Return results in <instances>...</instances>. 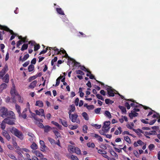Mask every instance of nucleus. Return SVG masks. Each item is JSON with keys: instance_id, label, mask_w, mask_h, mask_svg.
<instances>
[{"instance_id": "f257e3e1", "label": "nucleus", "mask_w": 160, "mask_h": 160, "mask_svg": "<svg viewBox=\"0 0 160 160\" xmlns=\"http://www.w3.org/2000/svg\"><path fill=\"white\" fill-rule=\"evenodd\" d=\"M0 115L3 118H15V115L13 112L12 111H8V109L4 107H1L0 109Z\"/></svg>"}, {"instance_id": "f03ea898", "label": "nucleus", "mask_w": 160, "mask_h": 160, "mask_svg": "<svg viewBox=\"0 0 160 160\" xmlns=\"http://www.w3.org/2000/svg\"><path fill=\"white\" fill-rule=\"evenodd\" d=\"M9 129L10 132L15 136L21 140H22L23 139V135L21 131L14 127H12Z\"/></svg>"}, {"instance_id": "7ed1b4c3", "label": "nucleus", "mask_w": 160, "mask_h": 160, "mask_svg": "<svg viewBox=\"0 0 160 160\" xmlns=\"http://www.w3.org/2000/svg\"><path fill=\"white\" fill-rule=\"evenodd\" d=\"M68 150L72 152H75L78 155L81 154V151L80 149L74 146L69 145L68 146Z\"/></svg>"}, {"instance_id": "20e7f679", "label": "nucleus", "mask_w": 160, "mask_h": 160, "mask_svg": "<svg viewBox=\"0 0 160 160\" xmlns=\"http://www.w3.org/2000/svg\"><path fill=\"white\" fill-rule=\"evenodd\" d=\"M78 115L77 113L71 114L70 116L69 115V118L71 119L72 122H76L77 123H79L80 122V121L79 119L78 118Z\"/></svg>"}, {"instance_id": "39448f33", "label": "nucleus", "mask_w": 160, "mask_h": 160, "mask_svg": "<svg viewBox=\"0 0 160 160\" xmlns=\"http://www.w3.org/2000/svg\"><path fill=\"white\" fill-rule=\"evenodd\" d=\"M15 119L10 118H6L4 119V121L9 125H13L15 124Z\"/></svg>"}, {"instance_id": "423d86ee", "label": "nucleus", "mask_w": 160, "mask_h": 160, "mask_svg": "<svg viewBox=\"0 0 160 160\" xmlns=\"http://www.w3.org/2000/svg\"><path fill=\"white\" fill-rule=\"evenodd\" d=\"M110 124V122L109 121H105L104 123V125L102 128L103 130H104V131L107 132L110 129V128L108 127Z\"/></svg>"}, {"instance_id": "0eeeda50", "label": "nucleus", "mask_w": 160, "mask_h": 160, "mask_svg": "<svg viewBox=\"0 0 160 160\" xmlns=\"http://www.w3.org/2000/svg\"><path fill=\"white\" fill-rule=\"evenodd\" d=\"M39 143L40 145V150L44 152L48 148L45 145L44 142L42 140H40Z\"/></svg>"}, {"instance_id": "6e6552de", "label": "nucleus", "mask_w": 160, "mask_h": 160, "mask_svg": "<svg viewBox=\"0 0 160 160\" xmlns=\"http://www.w3.org/2000/svg\"><path fill=\"white\" fill-rule=\"evenodd\" d=\"M108 91V94L109 97H114L115 94L113 92V91L112 89L110 87L108 86V88L107 89Z\"/></svg>"}, {"instance_id": "1a4fd4ad", "label": "nucleus", "mask_w": 160, "mask_h": 160, "mask_svg": "<svg viewBox=\"0 0 160 160\" xmlns=\"http://www.w3.org/2000/svg\"><path fill=\"white\" fill-rule=\"evenodd\" d=\"M2 134L3 136H4L8 141H9L10 140L11 138V137L7 131L5 130H3Z\"/></svg>"}, {"instance_id": "9d476101", "label": "nucleus", "mask_w": 160, "mask_h": 160, "mask_svg": "<svg viewBox=\"0 0 160 160\" xmlns=\"http://www.w3.org/2000/svg\"><path fill=\"white\" fill-rule=\"evenodd\" d=\"M35 112L36 114L37 115L41 116H44V110L42 109H40L39 110H36ZM45 117V116H44Z\"/></svg>"}, {"instance_id": "9b49d317", "label": "nucleus", "mask_w": 160, "mask_h": 160, "mask_svg": "<svg viewBox=\"0 0 160 160\" xmlns=\"http://www.w3.org/2000/svg\"><path fill=\"white\" fill-rule=\"evenodd\" d=\"M70 109L69 110L68 112V114L69 115H71V113L72 112H74L75 109V107L74 105L72 104L70 106Z\"/></svg>"}, {"instance_id": "f8f14e48", "label": "nucleus", "mask_w": 160, "mask_h": 160, "mask_svg": "<svg viewBox=\"0 0 160 160\" xmlns=\"http://www.w3.org/2000/svg\"><path fill=\"white\" fill-rule=\"evenodd\" d=\"M28 135L31 138H29V141L31 142H32L34 139H35V137L34 135L32 133L29 132L28 133Z\"/></svg>"}, {"instance_id": "ddd939ff", "label": "nucleus", "mask_w": 160, "mask_h": 160, "mask_svg": "<svg viewBox=\"0 0 160 160\" xmlns=\"http://www.w3.org/2000/svg\"><path fill=\"white\" fill-rule=\"evenodd\" d=\"M157 134V133L155 131H150L149 132H145V135H156Z\"/></svg>"}, {"instance_id": "4468645a", "label": "nucleus", "mask_w": 160, "mask_h": 160, "mask_svg": "<svg viewBox=\"0 0 160 160\" xmlns=\"http://www.w3.org/2000/svg\"><path fill=\"white\" fill-rule=\"evenodd\" d=\"M28 110L26 108H25L23 110L22 113H21V115L20 117H21L24 119H25L27 117L26 112Z\"/></svg>"}, {"instance_id": "2eb2a0df", "label": "nucleus", "mask_w": 160, "mask_h": 160, "mask_svg": "<svg viewBox=\"0 0 160 160\" xmlns=\"http://www.w3.org/2000/svg\"><path fill=\"white\" fill-rule=\"evenodd\" d=\"M35 105L39 107H42L43 106V104L42 101L38 100L36 101Z\"/></svg>"}, {"instance_id": "dca6fc26", "label": "nucleus", "mask_w": 160, "mask_h": 160, "mask_svg": "<svg viewBox=\"0 0 160 160\" xmlns=\"http://www.w3.org/2000/svg\"><path fill=\"white\" fill-rule=\"evenodd\" d=\"M37 83V81L36 80H34L30 83L29 86V87L30 88H34Z\"/></svg>"}, {"instance_id": "f3484780", "label": "nucleus", "mask_w": 160, "mask_h": 160, "mask_svg": "<svg viewBox=\"0 0 160 160\" xmlns=\"http://www.w3.org/2000/svg\"><path fill=\"white\" fill-rule=\"evenodd\" d=\"M59 121L60 122H61L63 126L65 127H68V122L64 120H62V119H59Z\"/></svg>"}, {"instance_id": "a211bd4d", "label": "nucleus", "mask_w": 160, "mask_h": 160, "mask_svg": "<svg viewBox=\"0 0 160 160\" xmlns=\"http://www.w3.org/2000/svg\"><path fill=\"white\" fill-rule=\"evenodd\" d=\"M6 83H8L9 80V76L8 74H6L4 77L2 78Z\"/></svg>"}, {"instance_id": "6ab92c4d", "label": "nucleus", "mask_w": 160, "mask_h": 160, "mask_svg": "<svg viewBox=\"0 0 160 160\" xmlns=\"http://www.w3.org/2000/svg\"><path fill=\"white\" fill-rule=\"evenodd\" d=\"M36 156L40 158L41 159L43 158V155L40 152L38 151H36L35 152Z\"/></svg>"}, {"instance_id": "aec40b11", "label": "nucleus", "mask_w": 160, "mask_h": 160, "mask_svg": "<svg viewBox=\"0 0 160 160\" xmlns=\"http://www.w3.org/2000/svg\"><path fill=\"white\" fill-rule=\"evenodd\" d=\"M47 49H48V48H49L50 51L51 50H53L54 51H58V52L57 53V54H60V53L59 51V50L56 47H47Z\"/></svg>"}, {"instance_id": "412c9836", "label": "nucleus", "mask_w": 160, "mask_h": 160, "mask_svg": "<svg viewBox=\"0 0 160 160\" xmlns=\"http://www.w3.org/2000/svg\"><path fill=\"white\" fill-rule=\"evenodd\" d=\"M138 115V113L136 112L134 113H130L129 114V116L131 119H132L133 117L137 116Z\"/></svg>"}, {"instance_id": "4be33fe9", "label": "nucleus", "mask_w": 160, "mask_h": 160, "mask_svg": "<svg viewBox=\"0 0 160 160\" xmlns=\"http://www.w3.org/2000/svg\"><path fill=\"white\" fill-rule=\"evenodd\" d=\"M15 107L17 111L19 114V116H20L21 115V107L19 105L17 104H16Z\"/></svg>"}, {"instance_id": "5701e85b", "label": "nucleus", "mask_w": 160, "mask_h": 160, "mask_svg": "<svg viewBox=\"0 0 160 160\" xmlns=\"http://www.w3.org/2000/svg\"><path fill=\"white\" fill-rule=\"evenodd\" d=\"M7 86V85L6 83H3L2 84L0 85V92H1L3 89H5Z\"/></svg>"}, {"instance_id": "b1692460", "label": "nucleus", "mask_w": 160, "mask_h": 160, "mask_svg": "<svg viewBox=\"0 0 160 160\" xmlns=\"http://www.w3.org/2000/svg\"><path fill=\"white\" fill-rule=\"evenodd\" d=\"M56 11L57 12L62 15H64L65 14L64 12L62 10V8H57L56 9Z\"/></svg>"}, {"instance_id": "393cba45", "label": "nucleus", "mask_w": 160, "mask_h": 160, "mask_svg": "<svg viewBox=\"0 0 160 160\" xmlns=\"http://www.w3.org/2000/svg\"><path fill=\"white\" fill-rule=\"evenodd\" d=\"M43 128L44 129V132H48L50 130L51 128L50 126L47 125L45 126Z\"/></svg>"}, {"instance_id": "a878e982", "label": "nucleus", "mask_w": 160, "mask_h": 160, "mask_svg": "<svg viewBox=\"0 0 160 160\" xmlns=\"http://www.w3.org/2000/svg\"><path fill=\"white\" fill-rule=\"evenodd\" d=\"M118 108L121 110L122 113H126V108L124 107L119 105Z\"/></svg>"}, {"instance_id": "bb28decb", "label": "nucleus", "mask_w": 160, "mask_h": 160, "mask_svg": "<svg viewBox=\"0 0 160 160\" xmlns=\"http://www.w3.org/2000/svg\"><path fill=\"white\" fill-rule=\"evenodd\" d=\"M51 123L57 126L59 129H61L62 126L60 125L58 122L54 121H52L51 122Z\"/></svg>"}, {"instance_id": "cd10ccee", "label": "nucleus", "mask_w": 160, "mask_h": 160, "mask_svg": "<svg viewBox=\"0 0 160 160\" xmlns=\"http://www.w3.org/2000/svg\"><path fill=\"white\" fill-rule=\"evenodd\" d=\"M34 66L32 64H31L29 65L28 67V70L29 72H31L32 71L34 70Z\"/></svg>"}, {"instance_id": "c85d7f7f", "label": "nucleus", "mask_w": 160, "mask_h": 160, "mask_svg": "<svg viewBox=\"0 0 160 160\" xmlns=\"http://www.w3.org/2000/svg\"><path fill=\"white\" fill-rule=\"evenodd\" d=\"M12 144L16 149L17 150H20V148L18 146L17 142L15 141L13 142Z\"/></svg>"}, {"instance_id": "c756f323", "label": "nucleus", "mask_w": 160, "mask_h": 160, "mask_svg": "<svg viewBox=\"0 0 160 160\" xmlns=\"http://www.w3.org/2000/svg\"><path fill=\"white\" fill-rule=\"evenodd\" d=\"M28 47V44H23L21 48V50L22 51H24L25 50H26Z\"/></svg>"}, {"instance_id": "7c9ffc66", "label": "nucleus", "mask_w": 160, "mask_h": 160, "mask_svg": "<svg viewBox=\"0 0 160 160\" xmlns=\"http://www.w3.org/2000/svg\"><path fill=\"white\" fill-rule=\"evenodd\" d=\"M135 102L136 103H131L130 106L132 107L137 108L139 107L140 105H141V104H138V103H137L136 102Z\"/></svg>"}, {"instance_id": "2f4dec72", "label": "nucleus", "mask_w": 160, "mask_h": 160, "mask_svg": "<svg viewBox=\"0 0 160 160\" xmlns=\"http://www.w3.org/2000/svg\"><path fill=\"white\" fill-rule=\"evenodd\" d=\"M105 115L108 117L109 118H112V116L110 112L108 111H105Z\"/></svg>"}, {"instance_id": "473e14b6", "label": "nucleus", "mask_w": 160, "mask_h": 160, "mask_svg": "<svg viewBox=\"0 0 160 160\" xmlns=\"http://www.w3.org/2000/svg\"><path fill=\"white\" fill-rule=\"evenodd\" d=\"M31 148L33 149H36L38 148V146L35 142H33L31 146Z\"/></svg>"}, {"instance_id": "72a5a7b5", "label": "nucleus", "mask_w": 160, "mask_h": 160, "mask_svg": "<svg viewBox=\"0 0 160 160\" xmlns=\"http://www.w3.org/2000/svg\"><path fill=\"white\" fill-rule=\"evenodd\" d=\"M80 69L82 70L84 72H87L91 73V72L88 69L86 68L84 66H81L80 68Z\"/></svg>"}, {"instance_id": "f704fd0d", "label": "nucleus", "mask_w": 160, "mask_h": 160, "mask_svg": "<svg viewBox=\"0 0 160 160\" xmlns=\"http://www.w3.org/2000/svg\"><path fill=\"white\" fill-rule=\"evenodd\" d=\"M8 156L10 158L14 160H17V159L13 154H8Z\"/></svg>"}, {"instance_id": "c9c22d12", "label": "nucleus", "mask_w": 160, "mask_h": 160, "mask_svg": "<svg viewBox=\"0 0 160 160\" xmlns=\"http://www.w3.org/2000/svg\"><path fill=\"white\" fill-rule=\"evenodd\" d=\"M5 123L6 122H5V121H4V120L2 122L1 124V129L3 130H5L4 129L5 128L6 126H5Z\"/></svg>"}, {"instance_id": "e433bc0d", "label": "nucleus", "mask_w": 160, "mask_h": 160, "mask_svg": "<svg viewBox=\"0 0 160 160\" xmlns=\"http://www.w3.org/2000/svg\"><path fill=\"white\" fill-rule=\"evenodd\" d=\"M53 132L55 134V135L57 137V138H58V137H61L60 134L57 131L54 130L53 131Z\"/></svg>"}, {"instance_id": "4c0bfd02", "label": "nucleus", "mask_w": 160, "mask_h": 160, "mask_svg": "<svg viewBox=\"0 0 160 160\" xmlns=\"http://www.w3.org/2000/svg\"><path fill=\"white\" fill-rule=\"evenodd\" d=\"M124 139L128 143H131V141L130 138L128 136H126L124 137Z\"/></svg>"}, {"instance_id": "58836bf2", "label": "nucleus", "mask_w": 160, "mask_h": 160, "mask_svg": "<svg viewBox=\"0 0 160 160\" xmlns=\"http://www.w3.org/2000/svg\"><path fill=\"white\" fill-rule=\"evenodd\" d=\"M68 128L71 130H74L78 128L77 125H70L68 126Z\"/></svg>"}, {"instance_id": "ea45409f", "label": "nucleus", "mask_w": 160, "mask_h": 160, "mask_svg": "<svg viewBox=\"0 0 160 160\" xmlns=\"http://www.w3.org/2000/svg\"><path fill=\"white\" fill-rule=\"evenodd\" d=\"M82 116L85 119L88 120V114L86 112H84L82 114Z\"/></svg>"}, {"instance_id": "a19ab883", "label": "nucleus", "mask_w": 160, "mask_h": 160, "mask_svg": "<svg viewBox=\"0 0 160 160\" xmlns=\"http://www.w3.org/2000/svg\"><path fill=\"white\" fill-rule=\"evenodd\" d=\"M105 102L106 104H112L114 102L112 100H110L109 99H106L105 100Z\"/></svg>"}, {"instance_id": "79ce46f5", "label": "nucleus", "mask_w": 160, "mask_h": 160, "mask_svg": "<svg viewBox=\"0 0 160 160\" xmlns=\"http://www.w3.org/2000/svg\"><path fill=\"white\" fill-rule=\"evenodd\" d=\"M1 28V29L4 30L5 31L8 32L9 30V28L5 26H2L0 27Z\"/></svg>"}, {"instance_id": "37998d69", "label": "nucleus", "mask_w": 160, "mask_h": 160, "mask_svg": "<svg viewBox=\"0 0 160 160\" xmlns=\"http://www.w3.org/2000/svg\"><path fill=\"white\" fill-rule=\"evenodd\" d=\"M110 152L111 154L115 157H118V155L112 149L110 151Z\"/></svg>"}, {"instance_id": "c03bdc74", "label": "nucleus", "mask_w": 160, "mask_h": 160, "mask_svg": "<svg viewBox=\"0 0 160 160\" xmlns=\"http://www.w3.org/2000/svg\"><path fill=\"white\" fill-rule=\"evenodd\" d=\"M74 60L72 58H69L68 59V64H72L73 63Z\"/></svg>"}, {"instance_id": "a18cd8bd", "label": "nucleus", "mask_w": 160, "mask_h": 160, "mask_svg": "<svg viewBox=\"0 0 160 160\" xmlns=\"http://www.w3.org/2000/svg\"><path fill=\"white\" fill-rule=\"evenodd\" d=\"M48 140H49V141L52 144H53L55 143V140L51 138L50 137H48Z\"/></svg>"}, {"instance_id": "49530a36", "label": "nucleus", "mask_w": 160, "mask_h": 160, "mask_svg": "<svg viewBox=\"0 0 160 160\" xmlns=\"http://www.w3.org/2000/svg\"><path fill=\"white\" fill-rule=\"evenodd\" d=\"M40 46L39 44L35 45L34 47V51H36L40 48Z\"/></svg>"}, {"instance_id": "de8ad7c7", "label": "nucleus", "mask_w": 160, "mask_h": 160, "mask_svg": "<svg viewBox=\"0 0 160 160\" xmlns=\"http://www.w3.org/2000/svg\"><path fill=\"white\" fill-rule=\"evenodd\" d=\"M96 96L97 97V98L99 99H100L104 101V98H103L102 96H101V95H100L99 94H97L96 95Z\"/></svg>"}, {"instance_id": "09e8293b", "label": "nucleus", "mask_w": 160, "mask_h": 160, "mask_svg": "<svg viewBox=\"0 0 160 160\" xmlns=\"http://www.w3.org/2000/svg\"><path fill=\"white\" fill-rule=\"evenodd\" d=\"M6 73V72L2 70L0 71V78H2Z\"/></svg>"}, {"instance_id": "8fccbe9b", "label": "nucleus", "mask_w": 160, "mask_h": 160, "mask_svg": "<svg viewBox=\"0 0 160 160\" xmlns=\"http://www.w3.org/2000/svg\"><path fill=\"white\" fill-rule=\"evenodd\" d=\"M37 76L35 75L30 77L28 78V81L29 82H31L32 80L36 79L37 78Z\"/></svg>"}, {"instance_id": "3c124183", "label": "nucleus", "mask_w": 160, "mask_h": 160, "mask_svg": "<svg viewBox=\"0 0 160 160\" xmlns=\"http://www.w3.org/2000/svg\"><path fill=\"white\" fill-rule=\"evenodd\" d=\"M87 145L89 148L91 147L92 148H93L95 147V145L94 143L93 142L91 143H88L87 144Z\"/></svg>"}, {"instance_id": "603ef678", "label": "nucleus", "mask_w": 160, "mask_h": 160, "mask_svg": "<svg viewBox=\"0 0 160 160\" xmlns=\"http://www.w3.org/2000/svg\"><path fill=\"white\" fill-rule=\"evenodd\" d=\"M88 129V127L86 125H84L83 126V132L84 133H87V130Z\"/></svg>"}, {"instance_id": "864d4df0", "label": "nucleus", "mask_w": 160, "mask_h": 160, "mask_svg": "<svg viewBox=\"0 0 160 160\" xmlns=\"http://www.w3.org/2000/svg\"><path fill=\"white\" fill-rule=\"evenodd\" d=\"M98 152L99 153H101L103 154H107V152L106 151L102 149H99L98 150Z\"/></svg>"}, {"instance_id": "5fc2aeb1", "label": "nucleus", "mask_w": 160, "mask_h": 160, "mask_svg": "<svg viewBox=\"0 0 160 160\" xmlns=\"http://www.w3.org/2000/svg\"><path fill=\"white\" fill-rule=\"evenodd\" d=\"M155 147L153 144H151L148 146V148L150 151H152Z\"/></svg>"}, {"instance_id": "6e6d98bb", "label": "nucleus", "mask_w": 160, "mask_h": 160, "mask_svg": "<svg viewBox=\"0 0 160 160\" xmlns=\"http://www.w3.org/2000/svg\"><path fill=\"white\" fill-rule=\"evenodd\" d=\"M76 73L78 74H80L81 75H84V73L80 70H76Z\"/></svg>"}, {"instance_id": "4d7b16f0", "label": "nucleus", "mask_w": 160, "mask_h": 160, "mask_svg": "<svg viewBox=\"0 0 160 160\" xmlns=\"http://www.w3.org/2000/svg\"><path fill=\"white\" fill-rule=\"evenodd\" d=\"M71 159L72 160H78V158L75 155H72L71 156Z\"/></svg>"}, {"instance_id": "13d9d810", "label": "nucleus", "mask_w": 160, "mask_h": 160, "mask_svg": "<svg viewBox=\"0 0 160 160\" xmlns=\"http://www.w3.org/2000/svg\"><path fill=\"white\" fill-rule=\"evenodd\" d=\"M29 55L28 54H27L25 55L22 58V60L23 61H24L26 60L27 59H28L29 57Z\"/></svg>"}, {"instance_id": "bf43d9fd", "label": "nucleus", "mask_w": 160, "mask_h": 160, "mask_svg": "<svg viewBox=\"0 0 160 160\" xmlns=\"http://www.w3.org/2000/svg\"><path fill=\"white\" fill-rule=\"evenodd\" d=\"M8 66L7 64L5 65L3 68L2 69L6 72L8 70Z\"/></svg>"}, {"instance_id": "052dcab7", "label": "nucleus", "mask_w": 160, "mask_h": 160, "mask_svg": "<svg viewBox=\"0 0 160 160\" xmlns=\"http://www.w3.org/2000/svg\"><path fill=\"white\" fill-rule=\"evenodd\" d=\"M157 115L153 114L152 116V117L153 118H160V115H159V114L157 113Z\"/></svg>"}, {"instance_id": "680f3d73", "label": "nucleus", "mask_w": 160, "mask_h": 160, "mask_svg": "<svg viewBox=\"0 0 160 160\" xmlns=\"http://www.w3.org/2000/svg\"><path fill=\"white\" fill-rule=\"evenodd\" d=\"M94 108V106L92 105H89V106H88V107H87V109L89 110L93 109Z\"/></svg>"}, {"instance_id": "e2e57ef3", "label": "nucleus", "mask_w": 160, "mask_h": 160, "mask_svg": "<svg viewBox=\"0 0 160 160\" xmlns=\"http://www.w3.org/2000/svg\"><path fill=\"white\" fill-rule=\"evenodd\" d=\"M101 108H97V109H95L94 112L95 113L97 114H99L101 111Z\"/></svg>"}, {"instance_id": "0e129e2a", "label": "nucleus", "mask_w": 160, "mask_h": 160, "mask_svg": "<svg viewBox=\"0 0 160 160\" xmlns=\"http://www.w3.org/2000/svg\"><path fill=\"white\" fill-rule=\"evenodd\" d=\"M28 44H30L32 46L35 45V44H36L35 42L33 41H31L28 42Z\"/></svg>"}, {"instance_id": "69168bd1", "label": "nucleus", "mask_w": 160, "mask_h": 160, "mask_svg": "<svg viewBox=\"0 0 160 160\" xmlns=\"http://www.w3.org/2000/svg\"><path fill=\"white\" fill-rule=\"evenodd\" d=\"M125 106L127 107L128 109L129 110L130 109V105L128 102H127L125 103Z\"/></svg>"}, {"instance_id": "338daca9", "label": "nucleus", "mask_w": 160, "mask_h": 160, "mask_svg": "<svg viewBox=\"0 0 160 160\" xmlns=\"http://www.w3.org/2000/svg\"><path fill=\"white\" fill-rule=\"evenodd\" d=\"M137 142L138 144H139L140 146L142 145L143 144H144V142L140 140H138L137 141Z\"/></svg>"}, {"instance_id": "774afa93", "label": "nucleus", "mask_w": 160, "mask_h": 160, "mask_svg": "<svg viewBox=\"0 0 160 160\" xmlns=\"http://www.w3.org/2000/svg\"><path fill=\"white\" fill-rule=\"evenodd\" d=\"M22 41L21 40H19L17 42V47H19V46L22 44Z\"/></svg>"}]
</instances>
